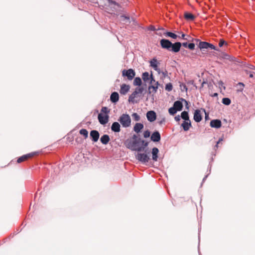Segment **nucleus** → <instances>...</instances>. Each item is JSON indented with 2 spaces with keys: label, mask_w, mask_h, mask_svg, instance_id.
Returning <instances> with one entry per match:
<instances>
[{
  "label": "nucleus",
  "mask_w": 255,
  "mask_h": 255,
  "mask_svg": "<svg viewBox=\"0 0 255 255\" xmlns=\"http://www.w3.org/2000/svg\"><path fill=\"white\" fill-rule=\"evenodd\" d=\"M160 44L162 48L174 53L178 52L181 47V42H175L173 43L169 39L165 38L160 40Z\"/></svg>",
  "instance_id": "f257e3e1"
},
{
  "label": "nucleus",
  "mask_w": 255,
  "mask_h": 255,
  "mask_svg": "<svg viewBox=\"0 0 255 255\" xmlns=\"http://www.w3.org/2000/svg\"><path fill=\"white\" fill-rule=\"evenodd\" d=\"M140 140L141 138L139 135L134 134L132 136V139H127L125 143L128 148L133 151L135 149L136 145L140 143Z\"/></svg>",
  "instance_id": "f03ea898"
},
{
  "label": "nucleus",
  "mask_w": 255,
  "mask_h": 255,
  "mask_svg": "<svg viewBox=\"0 0 255 255\" xmlns=\"http://www.w3.org/2000/svg\"><path fill=\"white\" fill-rule=\"evenodd\" d=\"M106 8L111 10L112 12H118L120 10L121 6L119 3L113 0H104Z\"/></svg>",
  "instance_id": "7ed1b4c3"
},
{
  "label": "nucleus",
  "mask_w": 255,
  "mask_h": 255,
  "mask_svg": "<svg viewBox=\"0 0 255 255\" xmlns=\"http://www.w3.org/2000/svg\"><path fill=\"white\" fill-rule=\"evenodd\" d=\"M118 121L123 128H127L131 126V120L129 115L123 114L119 118Z\"/></svg>",
  "instance_id": "20e7f679"
},
{
  "label": "nucleus",
  "mask_w": 255,
  "mask_h": 255,
  "mask_svg": "<svg viewBox=\"0 0 255 255\" xmlns=\"http://www.w3.org/2000/svg\"><path fill=\"white\" fill-rule=\"evenodd\" d=\"M197 42H199L198 44V47L201 51H204V49H211L212 50H214L216 51H219V49H218L215 45L213 44L209 43L206 41H202L199 39H196Z\"/></svg>",
  "instance_id": "39448f33"
},
{
  "label": "nucleus",
  "mask_w": 255,
  "mask_h": 255,
  "mask_svg": "<svg viewBox=\"0 0 255 255\" xmlns=\"http://www.w3.org/2000/svg\"><path fill=\"white\" fill-rule=\"evenodd\" d=\"M136 159L143 164H146L150 160V157L146 153H137L135 155Z\"/></svg>",
  "instance_id": "423d86ee"
},
{
  "label": "nucleus",
  "mask_w": 255,
  "mask_h": 255,
  "mask_svg": "<svg viewBox=\"0 0 255 255\" xmlns=\"http://www.w3.org/2000/svg\"><path fill=\"white\" fill-rule=\"evenodd\" d=\"M122 76L124 77H127L128 80H131L135 76L134 70L131 68L128 70L124 69L122 71Z\"/></svg>",
  "instance_id": "0eeeda50"
},
{
  "label": "nucleus",
  "mask_w": 255,
  "mask_h": 255,
  "mask_svg": "<svg viewBox=\"0 0 255 255\" xmlns=\"http://www.w3.org/2000/svg\"><path fill=\"white\" fill-rule=\"evenodd\" d=\"M98 119L100 124L105 125L109 122V116L107 114L100 113L98 115Z\"/></svg>",
  "instance_id": "6e6552de"
},
{
  "label": "nucleus",
  "mask_w": 255,
  "mask_h": 255,
  "mask_svg": "<svg viewBox=\"0 0 255 255\" xmlns=\"http://www.w3.org/2000/svg\"><path fill=\"white\" fill-rule=\"evenodd\" d=\"M150 66L152 67L155 71L157 72L159 74H160L161 70L158 68L159 63L158 62L157 59L154 57L149 61Z\"/></svg>",
  "instance_id": "1a4fd4ad"
},
{
  "label": "nucleus",
  "mask_w": 255,
  "mask_h": 255,
  "mask_svg": "<svg viewBox=\"0 0 255 255\" xmlns=\"http://www.w3.org/2000/svg\"><path fill=\"white\" fill-rule=\"evenodd\" d=\"M38 152H32L23 155L22 156L19 157L18 158L17 160V162L19 163H21L25 160H27L28 159L34 156V155H36L38 154Z\"/></svg>",
  "instance_id": "9d476101"
},
{
  "label": "nucleus",
  "mask_w": 255,
  "mask_h": 255,
  "mask_svg": "<svg viewBox=\"0 0 255 255\" xmlns=\"http://www.w3.org/2000/svg\"><path fill=\"white\" fill-rule=\"evenodd\" d=\"M148 142L141 139L140 143L136 145L135 149L133 151H137L138 152L142 151L148 146Z\"/></svg>",
  "instance_id": "9b49d317"
},
{
  "label": "nucleus",
  "mask_w": 255,
  "mask_h": 255,
  "mask_svg": "<svg viewBox=\"0 0 255 255\" xmlns=\"http://www.w3.org/2000/svg\"><path fill=\"white\" fill-rule=\"evenodd\" d=\"M90 137L93 142H97L99 138L100 133L97 130H92L90 133Z\"/></svg>",
  "instance_id": "f8f14e48"
},
{
  "label": "nucleus",
  "mask_w": 255,
  "mask_h": 255,
  "mask_svg": "<svg viewBox=\"0 0 255 255\" xmlns=\"http://www.w3.org/2000/svg\"><path fill=\"white\" fill-rule=\"evenodd\" d=\"M159 84V82L156 81L154 85H149L148 87V94H151L152 93H156L157 92Z\"/></svg>",
  "instance_id": "ddd939ff"
},
{
  "label": "nucleus",
  "mask_w": 255,
  "mask_h": 255,
  "mask_svg": "<svg viewBox=\"0 0 255 255\" xmlns=\"http://www.w3.org/2000/svg\"><path fill=\"white\" fill-rule=\"evenodd\" d=\"M150 139L153 142H158L161 139V135L157 130H155L152 132L150 136Z\"/></svg>",
  "instance_id": "4468645a"
},
{
  "label": "nucleus",
  "mask_w": 255,
  "mask_h": 255,
  "mask_svg": "<svg viewBox=\"0 0 255 255\" xmlns=\"http://www.w3.org/2000/svg\"><path fill=\"white\" fill-rule=\"evenodd\" d=\"M146 118L149 122H154L156 119V113L153 111H148L146 113Z\"/></svg>",
  "instance_id": "2eb2a0df"
},
{
  "label": "nucleus",
  "mask_w": 255,
  "mask_h": 255,
  "mask_svg": "<svg viewBox=\"0 0 255 255\" xmlns=\"http://www.w3.org/2000/svg\"><path fill=\"white\" fill-rule=\"evenodd\" d=\"M121 124L119 122H114L112 124L111 129L114 132H119L121 131Z\"/></svg>",
  "instance_id": "dca6fc26"
},
{
  "label": "nucleus",
  "mask_w": 255,
  "mask_h": 255,
  "mask_svg": "<svg viewBox=\"0 0 255 255\" xmlns=\"http://www.w3.org/2000/svg\"><path fill=\"white\" fill-rule=\"evenodd\" d=\"M193 119L197 123H199L202 121V116L200 110L197 109L195 111L194 113Z\"/></svg>",
  "instance_id": "f3484780"
},
{
  "label": "nucleus",
  "mask_w": 255,
  "mask_h": 255,
  "mask_svg": "<svg viewBox=\"0 0 255 255\" xmlns=\"http://www.w3.org/2000/svg\"><path fill=\"white\" fill-rule=\"evenodd\" d=\"M210 125L212 128H218L221 127L222 123L221 121L218 119L212 120L210 122Z\"/></svg>",
  "instance_id": "a211bd4d"
},
{
  "label": "nucleus",
  "mask_w": 255,
  "mask_h": 255,
  "mask_svg": "<svg viewBox=\"0 0 255 255\" xmlns=\"http://www.w3.org/2000/svg\"><path fill=\"white\" fill-rule=\"evenodd\" d=\"M110 100L112 103L116 104L119 100V95L118 92H114L110 96Z\"/></svg>",
  "instance_id": "6ab92c4d"
},
{
  "label": "nucleus",
  "mask_w": 255,
  "mask_h": 255,
  "mask_svg": "<svg viewBox=\"0 0 255 255\" xmlns=\"http://www.w3.org/2000/svg\"><path fill=\"white\" fill-rule=\"evenodd\" d=\"M144 128L143 124L140 123H137L135 124L133 127V130L137 133H138L141 131Z\"/></svg>",
  "instance_id": "aec40b11"
},
{
  "label": "nucleus",
  "mask_w": 255,
  "mask_h": 255,
  "mask_svg": "<svg viewBox=\"0 0 255 255\" xmlns=\"http://www.w3.org/2000/svg\"><path fill=\"white\" fill-rule=\"evenodd\" d=\"M159 153V149L158 148L154 147L152 148L151 154L152 159L154 161H157L158 157V154Z\"/></svg>",
  "instance_id": "412c9836"
},
{
  "label": "nucleus",
  "mask_w": 255,
  "mask_h": 255,
  "mask_svg": "<svg viewBox=\"0 0 255 255\" xmlns=\"http://www.w3.org/2000/svg\"><path fill=\"white\" fill-rule=\"evenodd\" d=\"M130 86L128 85L123 84L121 86L120 92L122 95H126L129 90Z\"/></svg>",
  "instance_id": "4be33fe9"
},
{
  "label": "nucleus",
  "mask_w": 255,
  "mask_h": 255,
  "mask_svg": "<svg viewBox=\"0 0 255 255\" xmlns=\"http://www.w3.org/2000/svg\"><path fill=\"white\" fill-rule=\"evenodd\" d=\"M120 20L125 24L130 23V17L128 15L122 14L120 16Z\"/></svg>",
  "instance_id": "5701e85b"
},
{
  "label": "nucleus",
  "mask_w": 255,
  "mask_h": 255,
  "mask_svg": "<svg viewBox=\"0 0 255 255\" xmlns=\"http://www.w3.org/2000/svg\"><path fill=\"white\" fill-rule=\"evenodd\" d=\"M183 101H181L180 99L179 100L176 101L174 102L173 104V107L178 111H181L183 109Z\"/></svg>",
  "instance_id": "b1692460"
},
{
  "label": "nucleus",
  "mask_w": 255,
  "mask_h": 255,
  "mask_svg": "<svg viewBox=\"0 0 255 255\" xmlns=\"http://www.w3.org/2000/svg\"><path fill=\"white\" fill-rule=\"evenodd\" d=\"M223 141V138L221 137L219 139L218 141L216 142V145L214 147V151H212L211 153L212 157L211 158V161H213L214 158L213 157L216 156V151L218 149L219 147V144Z\"/></svg>",
  "instance_id": "393cba45"
},
{
  "label": "nucleus",
  "mask_w": 255,
  "mask_h": 255,
  "mask_svg": "<svg viewBox=\"0 0 255 255\" xmlns=\"http://www.w3.org/2000/svg\"><path fill=\"white\" fill-rule=\"evenodd\" d=\"M191 126H192L190 120L184 121L183 123L181 124V127L184 131L188 130Z\"/></svg>",
  "instance_id": "a878e982"
},
{
  "label": "nucleus",
  "mask_w": 255,
  "mask_h": 255,
  "mask_svg": "<svg viewBox=\"0 0 255 255\" xmlns=\"http://www.w3.org/2000/svg\"><path fill=\"white\" fill-rule=\"evenodd\" d=\"M110 140V138L109 135L104 134L100 138V141L102 144L106 145Z\"/></svg>",
  "instance_id": "bb28decb"
},
{
  "label": "nucleus",
  "mask_w": 255,
  "mask_h": 255,
  "mask_svg": "<svg viewBox=\"0 0 255 255\" xmlns=\"http://www.w3.org/2000/svg\"><path fill=\"white\" fill-rule=\"evenodd\" d=\"M184 16L187 20L193 21L195 18V16L189 12H185L184 13Z\"/></svg>",
  "instance_id": "cd10ccee"
},
{
  "label": "nucleus",
  "mask_w": 255,
  "mask_h": 255,
  "mask_svg": "<svg viewBox=\"0 0 255 255\" xmlns=\"http://www.w3.org/2000/svg\"><path fill=\"white\" fill-rule=\"evenodd\" d=\"M222 58L224 59L229 60V61H231V62H233V61H236V58L235 57H234L233 56H231V55H230L226 53H224L223 54Z\"/></svg>",
  "instance_id": "c85d7f7f"
},
{
  "label": "nucleus",
  "mask_w": 255,
  "mask_h": 255,
  "mask_svg": "<svg viewBox=\"0 0 255 255\" xmlns=\"http://www.w3.org/2000/svg\"><path fill=\"white\" fill-rule=\"evenodd\" d=\"M150 74L147 72H144L142 74V79L144 82H147L149 80Z\"/></svg>",
  "instance_id": "c756f323"
},
{
  "label": "nucleus",
  "mask_w": 255,
  "mask_h": 255,
  "mask_svg": "<svg viewBox=\"0 0 255 255\" xmlns=\"http://www.w3.org/2000/svg\"><path fill=\"white\" fill-rule=\"evenodd\" d=\"M181 118L184 120V121H189L190 120L188 112L187 111H183L181 114Z\"/></svg>",
  "instance_id": "7c9ffc66"
},
{
  "label": "nucleus",
  "mask_w": 255,
  "mask_h": 255,
  "mask_svg": "<svg viewBox=\"0 0 255 255\" xmlns=\"http://www.w3.org/2000/svg\"><path fill=\"white\" fill-rule=\"evenodd\" d=\"M164 35L166 37H169L174 39H176L178 37V36L176 34H175L172 32H170V31L165 32L164 33Z\"/></svg>",
  "instance_id": "2f4dec72"
},
{
  "label": "nucleus",
  "mask_w": 255,
  "mask_h": 255,
  "mask_svg": "<svg viewBox=\"0 0 255 255\" xmlns=\"http://www.w3.org/2000/svg\"><path fill=\"white\" fill-rule=\"evenodd\" d=\"M136 96V95L134 93V92H133L128 97V102L133 104L136 103L137 102L134 100Z\"/></svg>",
  "instance_id": "473e14b6"
},
{
  "label": "nucleus",
  "mask_w": 255,
  "mask_h": 255,
  "mask_svg": "<svg viewBox=\"0 0 255 255\" xmlns=\"http://www.w3.org/2000/svg\"><path fill=\"white\" fill-rule=\"evenodd\" d=\"M133 84L134 86H137L139 87L141 86L142 84V81L141 78L139 77L134 78Z\"/></svg>",
  "instance_id": "72a5a7b5"
},
{
  "label": "nucleus",
  "mask_w": 255,
  "mask_h": 255,
  "mask_svg": "<svg viewBox=\"0 0 255 255\" xmlns=\"http://www.w3.org/2000/svg\"><path fill=\"white\" fill-rule=\"evenodd\" d=\"M144 90L143 87H138L135 89L134 93L137 95L139 94H142Z\"/></svg>",
  "instance_id": "f704fd0d"
},
{
  "label": "nucleus",
  "mask_w": 255,
  "mask_h": 255,
  "mask_svg": "<svg viewBox=\"0 0 255 255\" xmlns=\"http://www.w3.org/2000/svg\"><path fill=\"white\" fill-rule=\"evenodd\" d=\"M79 133L80 134L83 135L85 138H86L88 136V131L86 129L82 128L80 130Z\"/></svg>",
  "instance_id": "c9c22d12"
},
{
  "label": "nucleus",
  "mask_w": 255,
  "mask_h": 255,
  "mask_svg": "<svg viewBox=\"0 0 255 255\" xmlns=\"http://www.w3.org/2000/svg\"><path fill=\"white\" fill-rule=\"evenodd\" d=\"M222 102L225 105L229 106L231 103V100L229 98H223L222 99Z\"/></svg>",
  "instance_id": "e433bc0d"
},
{
  "label": "nucleus",
  "mask_w": 255,
  "mask_h": 255,
  "mask_svg": "<svg viewBox=\"0 0 255 255\" xmlns=\"http://www.w3.org/2000/svg\"><path fill=\"white\" fill-rule=\"evenodd\" d=\"M179 84H180L179 87H180L181 91L182 92H184V91L187 92L188 88H187V87L186 86V85L185 84L181 83V82H179Z\"/></svg>",
  "instance_id": "4c0bfd02"
},
{
  "label": "nucleus",
  "mask_w": 255,
  "mask_h": 255,
  "mask_svg": "<svg viewBox=\"0 0 255 255\" xmlns=\"http://www.w3.org/2000/svg\"><path fill=\"white\" fill-rule=\"evenodd\" d=\"M178 111L173 106L168 109V112L170 115H174Z\"/></svg>",
  "instance_id": "58836bf2"
},
{
  "label": "nucleus",
  "mask_w": 255,
  "mask_h": 255,
  "mask_svg": "<svg viewBox=\"0 0 255 255\" xmlns=\"http://www.w3.org/2000/svg\"><path fill=\"white\" fill-rule=\"evenodd\" d=\"M173 89V86L172 83H168L165 85V89L168 92H170Z\"/></svg>",
  "instance_id": "ea45409f"
},
{
  "label": "nucleus",
  "mask_w": 255,
  "mask_h": 255,
  "mask_svg": "<svg viewBox=\"0 0 255 255\" xmlns=\"http://www.w3.org/2000/svg\"><path fill=\"white\" fill-rule=\"evenodd\" d=\"M131 116H132L133 119L135 121H136V122L139 121L140 119V116L138 115V114H137L136 113H133L131 115Z\"/></svg>",
  "instance_id": "a19ab883"
},
{
  "label": "nucleus",
  "mask_w": 255,
  "mask_h": 255,
  "mask_svg": "<svg viewBox=\"0 0 255 255\" xmlns=\"http://www.w3.org/2000/svg\"><path fill=\"white\" fill-rule=\"evenodd\" d=\"M101 113L108 115L110 113V110L106 107H103L101 109Z\"/></svg>",
  "instance_id": "79ce46f5"
},
{
  "label": "nucleus",
  "mask_w": 255,
  "mask_h": 255,
  "mask_svg": "<svg viewBox=\"0 0 255 255\" xmlns=\"http://www.w3.org/2000/svg\"><path fill=\"white\" fill-rule=\"evenodd\" d=\"M228 43L227 42L224 40L223 39H221L220 40L219 42V46L220 47H222L224 45H227Z\"/></svg>",
  "instance_id": "37998d69"
},
{
  "label": "nucleus",
  "mask_w": 255,
  "mask_h": 255,
  "mask_svg": "<svg viewBox=\"0 0 255 255\" xmlns=\"http://www.w3.org/2000/svg\"><path fill=\"white\" fill-rule=\"evenodd\" d=\"M143 135L144 138H148L150 136V131L148 129L146 130L143 132Z\"/></svg>",
  "instance_id": "c03bdc74"
},
{
  "label": "nucleus",
  "mask_w": 255,
  "mask_h": 255,
  "mask_svg": "<svg viewBox=\"0 0 255 255\" xmlns=\"http://www.w3.org/2000/svg\"><path fill=\"white\" fill-rule=\"evenodd\" d=\"M149 81L150 85H152V84L153 83H155V82H156V81H155V80L154 79V76H153V75L152 73L150 74V77L149 78Z\"/></svg>",
  "instance_id": "a18cd8bd"
},
{
  "label": "nucleus",
  "mask_w": 255,
  "mask_h": 255,
  "mask_svg": "<svg viewBox=\"0 0 255 255\" xmlns=\"http://www.w3.org/2000/svg\"><path fill=\"white\" fill-rule=\"evenodd\" d=\"M180 100H181V101H183L185 103V108L186 109L188 110L189 109V102L182 98H180Z\"/></svg>",
  "instance_id": "49530a36"
},
{
  "label": "nucleus",
  "mask_w": 255,
  "mask_h": 255,
  "mask_svg": "<svg viewBox=\"0 0 255 255\" xmlns=\"http://www.w3.org/2000/svg\"><path fill=\"white\" fill-rule=\"evenodd\" d=\"M195 44L194 43H189L188 44V48L190 50H193L195 48Z\"/></svg>",
  "instance_id": "de8ad7c7"
},
{
  "label": "nucleus",
  "mask_w": 255,
  "mask_h": 255,
  "mask_svg": "<svg viewBox=\"0 0 255 255\" xmlns=\"http://www.w3.org/2000/svg\"><path fill=\"white\" fill-rule=\"evenodd\" d=\"M160 73L162 74V77L163 78H165L168 76V72L166 70H165L164 71H161Z\"/></svg>",
  "instance_id": "09e8293b"
},
{
  "label": "nucleus",
  "mask_w": 255,
  "mask_h": 255,
  "mask_svg": "<svg viewBox=\"0 0 255 255\" xmlns=\"http://www.w3.org/2000/svg\"><path fill=\"white\" fill-rule=\"evenodd\" d=\"M148 29L149 30H150L151 31H154L156 30V29L155 28V26H153V25L149 26V27H148Z\"/></svg>",
  "instance_id": "8fccbe9b"
},
{
  "label": "nucleus",
  "mask_w": 255,
  "mask_h": 255,
  "mask_svg": "<svg viewBox=\"0 0 255 255\" xmlns=\"http://www.w3.org/2000/svg\"><path fill=\"white\" fill-rule=\"evenodd\" d=\"M188 84H190L193 85L194 87H195L196 88H197V87L194 84V80H190L187 82Z\"/></svg>",
  "instance_id": "3c124183"
},
{
  "label": "nucleus",
  "mask_w": 255,
  "mask_h": 255,
  "mask_svg": "<svg viewBox=\"0 0 255 255\" xmlns=\"http://www.w3.org/2000/svg\"><path fill=\"white\" fill-rule=\"evenodd\" d=\"M181 118V116L178 115L175 117L174 119L176 122H179L180 121Z\"/></svg>",
  "instance_id": "603ef678"
},
{
  "label": "nucleus",
  "mask_w": 255,
  "mask_h": 255,
  "mask_svg": "<svg viewBox=\"0 0 255 255\" xmlns=\"http://www.w3.org/2000/svg\"><path fill=\"white\" fill-rule=\"evenodd\" d=\"M181 46H183L184 47L187 48L188 43L187 42L181 43Z\"/></svg>",
  "instance_id": "864d4df0"
},
{
  "label": "nucleus",
  "mask_w": 255,
  "mask_h": 255,
  "mask_svg": "<svg viewBox=\"0 0 255 255\" xmlns=\"http://www.w3.org/2000/svg\"><path fill=\"white\" fill-rule=\"evenodd\" d=\"M206 83H207V81H204L202 83V84H201V87L200 88V90H201V89L203 87L204 85V84H206Z\"/></svg>",
  "instance_id": "5fc2aeb1"
},
{
  "label": "nucleus",
  "mask_w": 255,
  "mask_h": 255,
  "mask_svg": "<svg viewBox=\"0 0 255 255\" xmlns=\"http://www.w3.org/2000/svg\"><path fill=\"white\" fill-rule=\"evenodd\" d=\"M205 113V119L207 120L208 118V114H207L206 111L204 109H201Z\"/></svg>",
  "instance_id": "6e6d98bb"
},
{
  "label": "nucleus",
  "mask_w": 255,
  "mask_h": 255,
  "mask_svg": "<svg viewBox=\"0 0 255 255\" xmlns=\"http://www.w3.org/2000/svg\"><path fill=\"white\" fill-rule=\"evenodd\" d=\"M254 72H250V73H249V77L250 78H253L254 77Z\"/></svg>",
  "instance_id": "4d7b16f0"
},
{
  "label": "nucleus",
  "mask_w": 255,
  "mask_h": 255,
  "mask_svg": "<svg viewBox=\"0 0 255 255\" xmlns=\"http://www.w3.org/2000/svg\"><path fill=\"white\" fill-rule=\"evenodd\" d=\"M208 176V174L206 175L203 179L202 182H204L206 179H207V177Z\"/></svg>",
  "instance_id": "13d9d810"
},
{
  "label": "nucleus",
  "mask_w": 255,
  "mask_h": 255,
  "mask_svg": "<svg viewBox=\"0 0 255 255\" xmlns=\"http://www.w3.org/2000/svg\"><path fill=\"white\" fill-rule=\"evenodd\" d=\"M218 96V94L217 93H215L212 95V97H217Z\"/></svg>",
  "instance_id": "bf43d9fd"
},
{
  "label": "nucleus",
  "mask_w": 255,
  "mask_h": 255,
  "mask_svg": "<svg viewBox=\"0 0 255 255\" xmlns=\"http://www.w3.org/2000/svg\"><path fill=\"white\" fill-rule=\"evenodd\" d=\"M238 84L240 86H242V87L245 86V85L243 83H241V82H239Z\"/></svg>",
  "instance_id": "052dcab7"
},
{
  "label": "nucleus",
  "mask_w": 255,
  "mask_h": 255,
  "mask_svg": "<svg viewBox=\"0 0 255 255\" xmlns=\"http://www.w3.org/2000/svg\"><path fill=\"white\" fill-rule=\"evenodd\" d=\"M185 34L184 33H182V36H181L182 38L183 39H186L185 38Z\"/></svg>",
  "instance_id": "680f3d73"
},
{
  "label": "nucleus",
  "mask_w": 255,
  "mask_h": 255,
  "mask_svg": "<svg viewBox=\"0 0 255 255\" xmlns=\"http://www.w3.org/2000/svg\"><path fill=\"white\" fill-rule=\"evenodd\" d=\"M164 30V28H162V27H161V28H158L157 29H156V30Z\"/></svg>",
  "instance_id": "e2e57ef3"
},
{
  "label": "nucleus",
  "mask_w": 255,
  "mask_h": 255,
  "mask_svg": "<svg viewBox=\"0 0 255 255\" xmlns=\"http://www.w3.org/2000/svg\"><path fill=\"white\" fill-rule=\"evenodd\" d=\"M164 121V119H163L162 121H160L159 124H161L162 123V122Z\"/></svg>",
  "instance_id": "0e129e2a"
},
{
  "label": "nucleus",
  "mask_w": 255,
  "mask_h": 255,
  "mask_svg": "<svg viewBox=\"0 0 255 255\" xmlns=\"http://www.w3.org/2000/svg\"><path fill=\"white\" fill-rule=\"evenodd\" d=\"M219 84L222 85L223 84V82L222 81H221Z\"/></svg>",
  "instance_id": "69168bd1"
},
{
  "label": "nucleus",
  "mask_w": 255,
  "mask_h": 255,
  "mask_svg": "<svg viewBox=\"0 0 255 255\" xmlns=\"http://www.w3.org/2000/svg\"><path fill=\"white\" fill-rule=\"evenodd\" d=\"M198 239L200 241V233H199Z\"/></svg>",
  "instance_id": "338daca9"
},
{
  "label": "nucleus",
  "mask_w": 255,
  "mask_h": 255,
  "mask_svg": "<svg viewBox=\"0 0 255 255\" xmlns=\"http://www.w3.org/2000/svg\"><path fill=\"white\" fill-rule=\"evenodd\" d=\"M183 52H187V50H184Z\"/></svg>",
  "instance_id": "774afa93"
}]
</instances>
